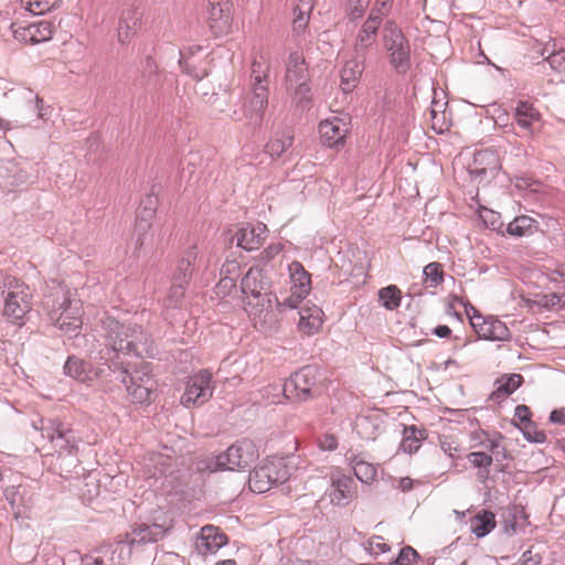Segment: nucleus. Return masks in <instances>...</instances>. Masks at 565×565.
<instances>
[{"label":"nucleus","mask_w":565,"mask_h":565,"mask_svg":"<svg viewBox=\"0 0 565 565\" xmlns=\"http://www.w3.org/2000/svg\"><path fill=\"white\" fill-rule=\"evenodd\" d=\"M241 290L246 296L245 310L254 326L262 332H268L278 322L277 310L281 306L270 291V282L259 266L248 269L241 281Z\"/></svg>","instance_id":"1"},{"label":"nucleus","mask_w":565,"mask_h":565,"mask_svg":"<svg viewBox=\"0 0 565 565\" xmlns=\"http://www.w3.org/2000/svg\"><path fill=\"white\" fill-rule=\"evenodd\" d=\"M42 436L53 443L57 456L52 462L53 469L62 477L70 478L79 475V460L77 457L79 437L74 429L61 422L51 420L42 427Z\"/></svg>","instance_id":"2"},{"label":"nucleus","mask_w":565,"mask_h":565,"mask_svg":"<svg viewBox=\"0 0 565 565\" xmlns=\"http://www.w3.org/2000/svg\"><path fill=\"white\" fill-rule=\"evenodd\" d=\"M43 308L50 321L68 337H76L81 332L83 322L79 301L71 299L61 288L44 297Z\"/></svg>","instance_id":"3"},{"label":"nucleus","mask_w":565,"mask_h":565,"mask_svg":"<svg viewBox=\"0 0 565 565\" xmlns=\"http://www.w3.org/2000/svg\"><path fill=\"white\" fill-rule=\"evenodd\" d=\"M106 345L114 352L142 356L148 352V337L138 326H125L114 318L103 320Z\"/></svg>","instance_id":"4"},{"label":"nucleus","mask_w":565,"mask_h":565,"mask_svg":"<svg viewBox=\"0 0 565 565\" xmlns=\"http://www.w3.org/2000/svg\"><path fill=\"white\" fill-rule=\"evenodd\" d=\"M259 457L256 444L242 439L230 446L226 451L210 458L204 469L210 472L220 470H243L253 465ZM203 470V468H201Z\"/></svg>","instance_id":"5"},{"label":"nucleus","mask_w":565,"mask_h":565,"mask_svg":"<svg viewBox=\"0 0 565 565\" xmlns=\"http://www.w3.org/2000/svg\"><path fill=\"white\" fill-rule=\"evenodd\" d=\"M285 78L287 87L294 89L295 99L299 106L306 108L310 102V75L308 65L300 51L289 53L285 62Z\"/></svg>","instance_id":"6"},{"label":"nucleus","mask_w":565,"mask_h":565,"mask_svg":"<svg viewBox=\"0 0 565 565\" xmlns=\"http://www.w3.org/2000/svg\"><path fill=\"white\" fill-rule=\"evenodd\" d=\"M321 381L320 370L315 365H306L286 381L284 394L288 399L307 401L321 393Z\"/></svg>","instance_id":"7"},{"label":"nucleus","mask_w":565,"mask_h":565,"mask_svg":"<svg viewBox=\"0 0 565 565\" xmlns=\"http://www.w3.org/2000/svg\"><path fill=\"white\" fill-rule=\"evenodd\" d=\"M291 469L284 459L268 460L254 469L248 479L249 489L256 493L267 492L276 484H282L290 479Z\"/></svg>","instance_id":"8"},{"label":"nucleus","mask_w":565,"mask_h":565,"mask_svg":"<svg viewBox=\"0 0 565 565\" xmlns=\"http://www.w3.org/2000/svg\"><path fill=\"white\" fill-rule=\"evenodd\" d=\"M115 379L126 385V390L131 397L134 403H146L151 399V395L154 388V381L145 371H129L120 362L114 363Z\"/></svg>","instance_id":"9"},{"label":"nucleus","mask_w":565,"mask_h":565,"mask_svg":"<svg viewBox=\"0 0 565 565\" xmlns=\"http://www.w3.org/2000/svg\"><path fill=\"white\" fill-rule=\"evenodd\" d=\"M383 42L388 52L391 64L399 72L405 73L409 67V45L401 29L395 22L388 21L383 29Z\"/></svg>","instance_id":"10"},{"label":"nucleus","mask_w":565,"mask_h":565,"mask_svg":"<svg viewBox=\"0 0 565 565\" xmlns=\"http://www.w3.org/2000/svg\"><path fill=\"white\" fill-rule=\"evenodd\" d=\"M213 391L212 374L209 370L203 369L189 377L185 391L181 396V404L185 407L203 405L212 397Z\"/></svg>","instance_id":"11"},{"label":"nucleus","mask_w":565,"mask_h":565,"mask_svg":"<svg viewBox=\"0 0 565 565\" xmlns=\"http://www.w3.org/2000/svg\"><path fill=\"white\" fill-rule=\"evenodd\" d=\"M29 287L21 282L4 296L3 316L11 322L18 323L31 309Z\"/></svg>","instance_id":"12"},{"label":"nucleus","mask_w":565,"mask_h":565,"mask_svg":"<svg viewBox=\"0 0 565 565\" xmlns=\"http://www.w3.org/2000/svg\"><path fill=\"white\" fill-rule=\"evenodd\" d=\"M291 286V295L285 300L282 306L296 308L298 301L305 298L311 289L310 274L305 269L301 263L295 260L288 266Z\"/></svg>","instance_id":"13"},{"label":"nucleus","mask_w":565,"mask_h":565,"mask_svg":"<svg viewBox=\"0 0 565 565\" xmlns=\"http://www.w3.org/2000/svg\"><path fill=\"white\" fill-rule=\"evenodd\" d=\"M470 323L481 339L491 341H507L511 338L509 328L499 319H486L480 315L473 316Z\"/></svg>","instance_id":"14"},{"label":"nucleus","mask_w":565,"mask_h":565,"mask_svg":"<svg viewBox=\"0 0 565 565\" xmlns=\"http://www.w3.org/2000/svg\"><path fill=\"white\" fill-rule=\"evenodd\" d=\"M170 525L164 523H140L131 532L126 534L125 542L130 546H139L147 543H154L164 537Z\"/></svg>","instance_id":"15"},{"label":"nucleus","mask_w":565,"mask_h":565,"mask_svg":"<svg viewBox=\"0 0 565 565\" xmlns=\"http://www.w3.org/2000/svg\"><path fill=\"white\" fill-rule=\"evenodd\" d=\"M500 159L498 153L491 149L479 150L475 152L473 162L470 167V175L475 179L493 178L500 170Z\"/></svg>","instance_id":"16"},{"label":"nucleus","mask_w":565,"mask_h":565,"mask_svg":"<svg viewBox=\"0 0 565 565\" xmlns=\"http://www.w3.org/2000/svg\"><path fill=\"white\" fill-rule=\"evenodd\" d=\"M226 544L227 536L218 527L205 525L195 541V550L201 555L215 554Z\"/></svg>","instance_id":"17"},{"label":"nucleus","mask_w":565,"mask_h":565,"mask_svg":"<svg viewBox=\"0 0 565 565\" xmlns=\"http://www.w3.org/2000/svg\"><path fill=\"white\" fill-rule=\"evenodd\" d=\"M354 480L345 475L331 476V490L329 493L331 503L345 507L356 497Z\"/></svg>","instance_id":"18"},{"label":"nucleus","mask_w":565,"mask_h":565,"mask_svg":"<svg viewBox=\"0 0 565 565\" xmlns=\"http://www.w3.org/2000/svg\"><path fill=\"white\" fill-rule=\"evenodd\" d=\"M268 103L267 85L252 86V94L244 105V115L254 125H258Z\"/></svg>","instance_id":"19"},{"label":"nucleus","mask_w":565,"mask_h":565,"mask_svg":"<svg viewBox=\"0 0 565 565\" xmlns=\"http://www.w3.org/2000/svg\"><path fill=\"white\" fill-rule=\"evenodd\" d=\"M266 225L259 223L257 225H245L238 228L233 237L236 241V245L246 249H257L266 238Z\"/></svg>","instance_id":"20"},{"label":"nucleus","mask_w":565,"mask_h":565,"mask_svg":"<svg viewBox=\"0 0 565 565\" xmlns=\"http://www.w3.org/2000/svg\"><path fill=\"white\" fill-rule=\"evenodd\" d=\"M141 12L136 7L122 9L118 23V40L126 43L131 40L141 23Z\"/></svg>","instance_id":"21"},{"label":"nucleus","mask_w":565,"mask_h":565,"mask_svg":"<svg viewBox=\"0 0 565 565\" xmlns=\"http://www.w3.org/2000/svg\"><path fill=\"white\" fill-rule=\"evenodd\" d=\"M319 132L323 142L328 147H335L343 143L344 138L348 134L347 124L334 117L333 119H326L319 125Z\"/></svg>","instance_id":"22"},{"label":"nucleus","mask_w":565,"mask_h":565,"mask_svg":"<svg viewBox=\"0 0 565 565\" xmlns=\"http://www.w3.org/2000/svg\"><path fill=\"white\" fill-rule=\"evenodd\" d=\"M230 6L227 2L210 1L209 24L212 32L218 36L230 29Z\"/></svg>","instance_id":"23"},{"label":"nucleus","mask_w":565,"mask_h":565,"mask_svg":"<svg viewBox=\"0 0 565 565\" xmlns=\"http://www.w3.org/2000/svg\"><path fill=\"white\" fill-rule=\"evenodd\" d=\"M323 311L317 306L307 303L299 309V330L306 335L317 333L322 327Z\"/></svg>","instance_id":"24"},{"label":"nucleus","mask_w":565,"mask_h":565,"mask_svg":"<svg viewBox=\"0 0 565 565\" xmlns=\"http://www.w3.org/2000/svg\"><path fill=\"white\" fill-rule=\"evenodd\" d=\"M365 58H359L355 55L345 63L341 71L340 87L344 93H350L359 83L364 70Z\"/></svg>","instance_id":"25"},{"label":"nucleus","mask_w":565,"mask_h":565,"mask_svg":"<svg viewBox=\"0 0 565 565\" xmlns=\"http://www.w3.org/2000/svg\"><path fill=\"white\" fill-rule=\"evenodd\" d=\"M379 28L374 26L372 21H364L362 28L356 34L353 53L359 58H365L369 49L373 46L376 41Z\"/></svg>","instance_id":"26"},{"label":"nucleus","mask_w":565,"mask_h":565,"mask_svg":"<svg viewBox=\"0 0 565 565\" xmlns=\"http://www.w3.org/2000/svg\"><path fill=\"white\" fill-rule=\"evenodd\" d=\"M64 372L66 375L82 383L92 382L97 377V373L92 365L77 356H70L67 359L64 364Z\"/></svg>","instance_id":"27"},{"label":"nucleus","mask_w":565,"mask_h":565,"mask_svg":"<svg viewBox=\"0 0 565 565\" xmlns=\"http://www.w3.org/2000/svg\"><path fill=\"white\" fill-rule=\"evenodd\" d=\"M198 258V252L195 246L189 247L179 259L177 264L175 271L172 277V281H177L178 284H189L192 274L193 267Z\"/></svg>","instance_id":"28"},{"label":"nucleus","mask_w":565,"mask_h":565,"mask_svg":"<svg viewBox=\"0 0 565 565\" xmlns=\"http://www.w3.org/2000/svg\"><path fill=\"white\" fill-rule=\"evenodd\" d=\"M154 210L152 207H143L138 212L135 223L136 249H140L145 245L146 234L151 227Z\"/></svg>","instance_id":"29"},{"label":"nucleus","mask_w":565,"mask_h":565,"mask_svg":"<svg viewBox=\"0 0 565 565\" xmlns=\"http://www.w3.org/2000/svg\"><path fill=\"white\" fill-rule=\"evenodd\" d=\"M427 434L425 429H419L416 426H405L403 429V439L401 449L404 452L413 454L420 448L422 441L426 439Z\"/></svg>","instance_id":"30"},{"label":"nucleus","mask_w":565,"mask_h":565,"mask_svg":"<svg viewBox=\"0 0 565 565\" xmlns=\"http://www.w3.org/2000/svg\"><path fill=\"white\" fill-rule=\"evenodd\" d=\"M539 230V222L527 215L516 216L510 222L505 228L507 233L512 236L532 235Z\"/></svg>","instance_id":"31"},{"label":"nucleus","mask_w":565,"mask_h":565,"mask_svg":"<svg viewBox=\"0 0 565 565\" xmlns=\"http://www.w3.org/2000/svg\"><path fill=\"white\" fill-rule=\"evenodd\" d=\"M495 527V516L491 511L483 510L470 521L471 532L477 537H483Z\"/></svg>","instance_id":"32"},{"label":"nucleus","mask_w":565,"mask_h":565,"mask_svg":"<svg viewBox=\"0 0 565 565\" xmlns=\"http://www.w3.org/2000/svg\"><path fill=\"white\" fill-rule=\"evenodd\" d=\"M514 118L520 127L532 130L533 124L540 120L541 115L531 104L519 102L515 107Z\"/></svg>","instance_id":"33"},{"label":"nucleus","mask_w":565,"mask_h":565,"mask_svg":"<svg viewBox=\"0 0 565 565\" xmlns=\"http://www.w3.org/2000/svg\"><path fill=\"white\" fill-rule=\"evenodd\" d=\"M523 377L520 374H511L503 376L497 381V388L491 394V399L499 401L511 395L518 387L521 386Z\"/></svg>","instance_id":"34"},{"label":"nucleus","mask_w":565,"mask_h":565,"mask_svg":"<svg viewBox=\"0 0 565 565\" xmlns=\"http://www.w3.org/2000/svg\"><path fill=\"white\" fill-rule=\"evenodd\" d=\"M379 300L387 310H395L399 307L402 294L397 286L390 285L379 290Z\"/></svg>","instance_id":"35"},{"label":"nucleus","mask_w":565,"mask_h":565,"mask_svg":"<svg viewBox=\"0 0 565 565\" xmlns=\"http://www.w3.org/2000/svg\"><path fill=\"white\" fill-rule=\"evenodd\" d=\"M351 463L354 475L360 481L370 483L375 479L377 470L372 463L358 459L356 457L351 460Z\"/></svg>","instance_id":"36"},{"label":"nucleus","mask_w":565,"mask_h":565,"mask_svg":"<svg viewBox=\"0 0 565 565\" xmlns=\"http://www.w3.org/2000/svg\"><path fill=\"white\" fill-rule=\"evenodd\" d=\"M60 3V0H21L22 7L33 14H44Z\"/></svg>","instance_id":"37"},{"label":"nucleus","mask_w":565,"mask_h":565,"mask_svg":"<svg viewBox=\"0 0 565 565\" xmlns=\"http://www.w3.org/2000/svg\"><path fill=\"white\" fill-rule=\"evenodd\" d=\"M469 462L477 468L482 469L479 472L480 478H487L489 475V468L492 465V457L483 451H475L468 455Z\"/></svg>","instance_id":"38"},{"label":"nucleus","mask_w":565,"mask_h":565,"mask_svg":"<svg viewBox=\"0 0 565 565\" xmlns=\"http://www.w3.org/2000/svg\"><path fill=\"white\" fill-rule=\"evenodd\" d=\"M292 136L282 135L280 138H275L266 145V151L273 158L280 157L292 145Z\"/></svg>","instance_id":"39"},{"label":"nucleus","mask_w":565,"mask_h":565,"mask_svg":"<svg viewBox=\"0 0 565 565\" xmlns=\"http://www.w3.org/2000/svg\"><path fill=\"white\" fill-rule=\"evenodd\" d=\"M423 274L429 287H437L444 281V270L441 264L437 262L429 263L424 267Z\"/></svg>","instance_id":"40"},{"label":"nucleus","mask_w":565,"mask_h":565,"mask_svg":"<svg viewBox=\"0 0 565 565\" xmlns=\"http://www.w3.org/2000/svg\"><path fill=\"white\" fill-rule=\"evenodd\" d=\"M34 44L49 41L53 34V24L50 21H39L31 23Z\"/></svg>","instance_id":"41"},{"label":"nucleus","mask_w":565,"mask_h":565,"mask_svg":"<svg viewBox=\"0 0 565 565\" xmlns=\"http://www.w3.org/2000/svg\"><path fill=\"white\" fill-rule=\"evenodd\" d=\"M186 286V284H178L177 281H172V286L166 299L167 307L178 308L181 306Z\"/></svg>","instance_id":"42"},{"label":"nucleus","mask_w":565,"mask_h":565,"mask_svg":"<svg viewBox=\"0 0 565 565\" xmlns=\"http://www.w3.org/2000/svg\"><path fill=\"white\" fill-rule=\"evenodd\" d=\"M267 71L268 66H264L260 62L254 60L252 64L250 85H267Z\"/></svg>","instance_id":"43"},{"label":"nucleus","mask_w":565,"mask_h":565,"mask_svg":"<svg viewBox=\"0 0 565 565\" xmlns=\"http://www.w3.org/2000/svg\"><path fill=\"white\" fill-rule=\"evenodd\" d=\"M370 0H348L347 15L350 20L359 19L363 15L365 9L369 7Z\"/></svg>","instance_id":"44"},{"label":"nucleus","mask_w":565,"mask_h":565,"mask_svg":"<svg viewBox=\"0 0 565 565\" xmlns=\"http://www.w3.org/2000/svg\"><path fill=\"white\" fill-rule=\"evenodd\" d=\"M11 28L14 39L20 42L34 44L31 23L29 25H18L17 23H13Z\"/></svg>","instance_id":"45"},{"label":"nucleus","mask_w":565,"mask_h":565,"mask_svg":"<svg viewBox=\"0 0 565 565\" xmlns=\"http://www.w3.org/2000/svg\"><path fill=\"white\" fill-rule=\"evenodd\" d=\"M480 217L482 218L486 226L492 231H500L503 226L500 215L491 210L486 209L480 214Z\"/></svg>","instance_id":"46"},{"label":"nucleus","mask_w":565,"mask_h":565,"mask_svg":"<svg viewBox=\"0 0 565 565\" xmlns=\"http://www.w3.org/2000/svg\"><path fill=\"white\" fill-rule=\"evenodd\" d=\"M418 553L412 546H404L391 565H409L416 561Z\"/></svg>","instance_id":"47"},{"label":"nucleus","mask_w":565,"mask_h":565,"mask_svg":"<svg viewBox=\"0 0 565 565\" xmlns=\"http://www.w3.org/2000/svg\"><path fill=\"white\" fill-rule=\"evenodd\" d=\"M430 120H431V128L438 132L441 134L445 130L448 129V122L446 120L444 111H438L435 108H431L429 110Z\"/></svg>","instance_id":"48"},{"label":"nucleus","mask_w":565,"mask_h":565,"mask_svg":"<svg viewBox=\"0 0 565 565\" xmlns=\"http://www.w3.org/2000/svg\"><path fill=\"white\" fill-rule=\"evenodd\" d=\"M524 437L532 443H544L546 435L542 430H537L535 425L532 424L529 427H522Z\"/></svg>","instance_id":"49"},{"label":"nucleus","mask_w":565,"mask_h":565,"mask_svg":"<svg viewBox=\"0 0 565 565\" xmlns=\"http://www.w3.org/2000/svg\"><path fill=\"white\" fill-rule=\"evenodd\" d=\"M21 281L14 277L8 276L0 271V296L4 297L8 291H12L15 285H20Z\"/></svg>","instance_id":"50"},{"label":"nucleus","mask_w":565,"mask_h":565,"mask_svg":"<svg viewBox=\"0 0 565 565\" xmlns=\"http://www.w3.org/2000/svg\"><path fill=\"white\" fill-rule=\"evenodd\" d=\"M530 417L531 411L526 405H518L515 407L514 419L519 420L523 427H529L533 424Z\"/></svg>","instance_id":"51"},{"label":"nucleus","mask_w":565,"mask_h":565,"mask_svg":"<svg viewBox=\"0 0 565 565\" xmlns=\"http://www.w3.org/2000/svg\"><path fill=\"white\" fill-rule=\"evenodd\" d=\"M547 62L552 68L558 72L565 71V50H559L558 52L552 53L547 57Z\"/></svg>","instance_id":"52"},{"label":"nucleus","mask_w":565,"mask_h":565,"mask_svg":"<svg viewBox=\"0 0 565 565\" xmlns=\"http://www.w3.org/2000/svg\"><path fill=\"white\" fill-rule=\"evenodd\" d=\"M382 540L381 536H373L367 541V547L371 553H375L376 555L380 553H386L390 551V546L386 543L379 542Z\"/></svg>","instance_id":"53"},{"label":"nucleus","mask_w":565,"mask_h":565,"mask_svg":"<svg viewBox=\"0 0 565 565\" xmlns=\"http://www.w3.org/2000/svg\"><path fill=\"white\" fill-rule=\"evenodd\" d=\"M235 281V278L231 276H223L216 285L217 294L223 296L230 294V291L236 286Z\"/></svg>","instance_id":"54"},{"label":"nucleus","mask_w":565,"mask_h":565,"mask_svg":"<svg viewBox=\"0 0 565 565\" xmlns=\"http://www.w3.org/2000/svg\"><path fill=\"white\" fill-rule=\"evenodd\" d=\"M294 14H295V18H294V21H292V24H294V31L295 32H302L308 22H309V18H310V14L308 13H302V10L301 11H294Z\"/></svg>","instance_id":"55"},{"label":"nucleus","mask_w":565,"mask_h":565,"mask_svg":"<svg viewBox=\"0 0 565 565\" xmlns=\"http://www.w3.org/2000/svg\"><path fill=\"white\" fill-rule=\"evenodd\" d=\"M481 435L486 436V440H480L479 445H484L490 452L497 454L500 448V440L503 437L498 434L495 437L489 438L484 431H482Z\"/></svg>","instance_id":"56"},{"label":"nucleus","mask_w":565,"mask_h":565,"mask_svg":"<svg viewBox=\"0 0 565 565\" xmlns=\"http://www.w3.org/2000/svg\"><path fill=\"white\" fill-rule=\"evenodd\" d=\"M319 446L322 450H334L338 447L335 436L326 434L319 439Z\"/></svg>","instance_id":"57"},{"label":"nucleus","mask_w":565,"mask_h":565,"mask_svg":"<svg viewBox=\"0 0 565 565\" xmlns=\"http://www.w3.org/2000/svg\"><path fill=\"white\" fill-rule=\"evenodd\" d=\"M280 252H281V245L280 244H273V245L268 246L267 248H265L260 253V255H259L260 260L269 262L275 256H277Z\"/></svg>","instance_id":"58"},{"label":"nucleus","mask_w":565,"mask_h":565,"mask_svg":"<svg viewBox=\"0 0 565 565\" xmlns=\"http://www.w3.org/2000/svg\"><path fill=\"white\" fill-rule=\"evenodd\" d=\"M385 15V12L375 6L365 21H372L374 26L380 28Z\"/></svg>","instance_id":"59"},{"label":"nucleus","mask_w":565,"mask_h":565,"mask_svg":"<svg viewBox=\"0 0 565 565\" xmlns=\"http://www.w3.org/2000/svg\"><path fill=\"white\" fill-rule=\"evenodd\" d=\"M550 420L553 424L564 425L565 424V407L554 409L550 414Z\"/></svg>","instance_id":"60"},{"label":"nucleus","mask_w":565,"mask_h":565,"mask_svg":"<svg viewBox=\"0 0 565 565\" xmlns=\"http://www.w3.org/2000/svg\"><path fill=\"white\" fill-rule=\"evenodd\" d=\"M440 447L443 451L447 454L449 457H454L455 452L458 451V447L447 439L440 440Z\"/></svg>","instance_id":"61"},{"label":"nucleus","mask_w":565,"mask_h":565,"mask_svg":"<svg viewBox=\"0 0 565 565\" xmlns=\"http://www.w3.org/2000/svg\"><path fill=\"white\" fill-rule=\"evenodd\" d=\"M312 8H313V4H312L311 0H298L294 11L302 10V13L310 14L312 11Z\"/></svg>","instance_id":"62"},{"label":"nucleus","mask_w":565,"mask_h":565,"mask_svg":"<svg viewBox=\"0 0 565 565\" xmlns=\"http://www.w3.org/2000/svg\"><path fill=\"white\" fill-rule=\"evenodd\" d=\"M523 565H537L541 563V557L539 555L533 556L532 551L529 550L523 553Z\"/></svg>","instance_id":"63"},{"label":"nucleus","mask_w":565,"mask_h":565,"mask_svg":"<svg viewBox=\"0 0 565 565\" xmlns=\"http://www.w3.org/2000/svg\"><path fill=\"white\" fill-rule=\"evenodd\" d=\"M238 270V264L236 262H230L223 265L221 269V275L223 276H230L231 274H235Z\"/></svg>","instance_id":"64"}]
</instances>
